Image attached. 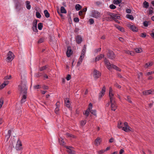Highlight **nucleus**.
Wrapping results in <instances>:
<instances>
[{
  "instance_id": "nucleus-1",
  "label": "nucleus",
  "mask_w": 154,
  "mask_h": 154,
  "mask_svg": "<svg viewBox=\"0 0 154 154\" xmlns=\"http://www.w3.org/2000/svg\"><path fill=\"white\" fill-rule=\"evenodd\" d=\"M27 88L26 82L23 83L22 82H21V84L18 85V90L20 92V94H23L20 101L21 104L24 103L26 101V99L27 98Z\"/></svg>"
},
{
  "instance_id": "nucleus-2",
  "label": "nucleus",
  "mask_w": 154,
  "mask_h": 154,
  "mask_svg": "<svg viewBox=\"0 0 154 154\" xmlns=\"http://www.w3.org/2000/svg\"><path fill=\"white\" fill-rule=\"evenodd\" d=\"M14 2L15 9L17 11H19L23 8V3L20 0H15Z\"/></svg>"
},
{
  "instance_id": "nucleus-3",
  "label": "nucleus",
  "mask_w": 154,
  "mask_h": 154,
  "mask_svg": "<svg viewBox=\"0 0 154 154\" xmlns=\"http://www.w3.org/2000/svg\"><path fill=\"white\" fill-rule=\"evenodd\" d=\"M124 126L122 128V130L127 132L130 131L133 132L134 131L133 129L129 126L127 122H125L124 123Z\"/></svg>"
},
{
  "instance_id": "nucleus-4",
  "label": "nucleus",
  "mask_w": 154,
  "mask_h": 154,
  "mask_svg": "<svg viewBox=\"0 0 154 154\" xmlns=\"http://www.w3.org/2000/svg\"><path fill=\"white\" fill-rule=\"evenodd\" d=\"M108 52L107 54L108 57L111 59H114L116 57V55L114 52L110 49L108 50Z\"/></svg>"
},
{
  "instance_id": "nucleus-5",
  "label": "nucleus",
  "mask_w": 154,
  "mask_h": 154,
  "mask_svg": "<svg viewBox=\"0 0 154 154\" xmlns=\"http://www.w3.org/2000/svg\"><path fill=\"white\" fill-rule=\"evenodd\" d=\"M7 59L8 60V62L11 61L14 58V55L11 51H9L7 54Z\"/></svg>"
},
{
  "instance_id": "nucleus-6",
  "label": "nucleus",
  "mask_w": 154,
  "mask_h": 154,
  "mask_svg": "<svg viewBox=\"0 0 154 154\" xmlns=\"http://www.w3.org/2000/svg\"><path fill=\"white\" fill-rule=\"evenodd\" d=\"M101 75V73L100 71L95 69L94 70L93 76L96 79L99 78Z\"/></svg>"
},
{
  "instance_id": "nucleus-7",
  "label": "nucleus",
  "mask_w": 154,
  "mask_h": 154,
  "mask_svg": "<svg viewBox=\"0 0 154 154\" xmlns=\"http://www.w3.org/2000/svg\"><path fill=\"white\" fill-rule=\"evenodd\" d=\"M22 144L21 143V141L19 139L17 142L15 148L17 150H21L22 149Z\"/></svg>"
},
{
  "instance_id": "nucleus-8",
  "label": "nucleus",
  "mask_w": 154,
  "mask_h": 154,
  "mask_svg": "<svg viewBox=\"0 0 154 154\" xmlns=\"http://www.w3.org/2000/svg\"><path fill=\"white\" fill-rule=\"evenodd\" d=\"M92 16L95 18H97L100 17V13L97 11L93 10L92 12Z\"/></svg>"
},
{
  "instance_id": "nucleus-9",
  "label": "nucleus",
  "mask_w": 154,
  "mask_h": 154,
  "mask_svg": "<svg viewBox=\"0 0 154 154\" xmlns=\"http://www.w3.org/2000/svg\"><path fill=\"white\" fill-rule=\"evenodd\" d=\"M73 53V51L71 49L70 46H68L67 50L66 53V56L67 57H69Z\"/></svg>"
},
{
  "instance_id": "nucleus-10",
  "label": "nucleus",
  "mask_w": 154,
  "mask_h": 154,
  "mask_svg": "<svg viewBox=\"0 0 154 154\" xmlns=\"http://www.w3.org/2000/svg\"><path fill=\"white\" fill-rule=\"evenodd\" d=\"M75 39L76 42L78 44H81L83 41L82 38L80 35L75 36Z\"/></svg>"
},
{
  "instance_id": "nucleus-11",
  "label": "nucleus",
  "mask_w": 154,
  "mask_h": 154,
  "mask_svg": "<svg viewBox=\"0 0 154 154\" xmlns=\"http://www.w3.org/2000/svg\"><path fill=\"white\" fill-rule=\"evenodd\" d=\"M111 104V108L112 110L115 111L116 109V101L115 100H112V102H110Z\"/></svg>"
},
{
  "instance_id": "nucleus-12",
  "label": "nucleus",
  "mask_w": 154,
  "mask_h": 154,
  "mask_svg": "<svg viewBox=\"0 0 154 154\" xmlns=\"http://www.w3.org/2000/svg\"><path fill=\"white\" fill-rule=\"evenodd\" d=\"M112 90L111 88H110L109 92V97L110 99V101L112 102V100H115V98L113 97L114 94L112 93Z\"/></svg>"
},
{
  "instance_id": "nucleus-13",
  "label": "nucleus",
  "mask_w": 154,
  "mask_h": 154,
  "mask_svg": "<svg viewBox=\"0 0 154 154\" xmlns=\"http://www.w3.org/2000/svg\"><path fill=\"white\" fill-rule=\"evenodd\" d=\"M128 26L130 28L131 30L134 32H137L138 31V29H137L136 26L131 25L130 24H128Z\"/></svg>"
},
{
  "instance_id": "nucleus-14",
  "label": "nucleus",
  "mask_w": 154,
  "mask_h": 154,
  "mask_svg": "<svg viewBox=\"0 0 154 154\" xmlns=\"http://www.w3.org/2000/svg\"><path fill=\"white\" fill-rule=\"evenodd\" d=\"M64 100L66 106L68 108H70V104L69 98H66L64 99Z\"/></svg>"
},
{
  "instance_id": "nucleus-15",
  "label": "nucleus",
  "mask_w": 154,
  "mask_h": 154,
  "mask_svg": "<svg viewBox=\"0 0 154 154\" xmlns=\"http://www.w3.org/2000/svg\"><path fill=\"white\" fill-rule=\"evenodd\" d=\"M104 57V55L103 54H101L100 55H97L95 58V62H96L101 60L102 58Z\"/></svg>"
},
{
  "instance_id": "nucleus-16",
  "label": "nucleus",
  "mask_w": 154,
  "mask_h": 154,
  "mask_svg": "<svg viewBox=\"0 0 154 154\" xmlns=\"http://www.w3.org/2000/svg\"><path fill=\"white\" fill-rule=\"evenodd\" d=\"M60 102L58 101L56 104V107L55 110V112L56 114H58L59 111V107L60 106Z\"/></svg>"
},
{
  "instance_id": "nucleus-17",
  "label": "nucleus",
  "mask_w": 154,
  "mask_h": 154,
  "mask_svg": "<svg viewBox=\"0 0 154 154\" xmlns=\"http://www.w3.org/2000/svg\"><path fill=\"white\" fill-rule=\"evenodd\" d=\"M83 58H84L83 57H82V56H80V57L79 58V60L77 63V64L76 65V66L77 67L79 66L81 64V63L82 61Z\"/></svg>"
},
{
  "instance_id": "nucleus-18",
  "label": "nucleus",
  "mask_w": 154,
  "mask_h": 154,
  "mask_svg": "<svg viewBox=\"0 0 154 154\" xmlns=\"http://www.w3.org/2000/svg\"><path fill=\"white\" fill-rule=\"evenodd\" d=\"M114 26L115 27H116L117 29H119V30L121 31L122 32H125L124 29L123 27L119 26L117 25L116 24L114 25Z\"/></svg>"
},
{
  "instance_id": "nucleus-19",
  "label": "nucleus",
  "mask_w": 154,
  "mask_h": 154,
  "mask_svg": "<svg viewBox=\"0 0 154 154\" xmlns=\"http://www.w3.org/2000/svg\"><path fill=\"white\" fill-rule=\"evenodd\" d=\"M101 139L100 138L98 137L94 141V144L96 145H98L100 143Z\"/></svg>"
},
{
  "instance_id": "nucleus-20",
  "label": "nucleus",
  "mask_w": 154,
  "mask_h": 154,
  "mask_svg": "<svg viewBox=\"0 0 154 154\" xmlns=\"http://www.w3.org/2000/svg\"><path fill=\"white\" fill-rule=\"evenodd\" d=\"M65 147L66 149H68L67 150V152L69 153L70 154L71 153V152L72 151V149H73V147L72 146H64Z\"/></svg>"
},
{
  "instance_id": "nucleus-21",
  "label": "nucleus",
  "mask_w": 154,
  "mask_h": 154,
  "mask_svg": "<svg viewBox=\"0 0 154 154\" xmlns=\"http://www.w3.org/2000/svg\"><path fill=\"white\" fill-rule=\"evenodd\" d=\"M104 61L105 64L106 65L107 68H108L109 66V65H110L111 64L110 63L106 58H105Z\"/></svg>"
},
{
  "instance_id": "nucleus-22",
  "label": "nucleus",
  "mask_w": 154,
  "mask_h": 154,
  "mask_svg": "<svg viewBox=\"0 0 154 154\" xmlns=\"http://www.w3.org/2000/svg\"><path fill=\"white\" fill-rule=\"evenodd\" d=\"M152 91L150 90H148L147 91H144L143 92V95H148L150 94H151L152 93Z\"/></svg>"
},
{
  "instance_id": "nucleus-23",
  "label": "nucleus",
  "mask_w": 154,
  "mask_h": 154,
  "mask_svg": "<svg viewBox=\"0 0 154 154\" xmlns=\"http://www.w3.org/2000/svg\"><path fill=\"white\" fill-rule=\"evenodd\" d=\"M122 2V0H114L113 1V3L114 4L117 5L121 3L122 4L124 3V2L121 3Z\"/></svg>"
},
{
  "instance_id": "nucleus-24",
  "label": "nucleus",
  "mask_w": 154,
  "mask_h": 154,
  "mask_svg": "<svg viewBox=\"0 0 154 154\" xmlns=\"http://www.w3.org/2000/svg\"><path fill=\"white\" fill-rule=\"evenodd\" d=\"M44 12L45 17L46 18H48L50 17V14L47 10H45Z\"/></svg>"
},
{
  "instance_id": "nucleus-25",
  "label": "nucleus",
  "mask_w": 154,
  "mask_h": 154,
  "mask_svg": "<svg viewBox=\"0 0 154 154\" xmlns=\"http://www.w3.org/2000/svg\"><path fill=\"white\" fill-rule=\"evenodd\" d=\"M143 7L145 8H148L149 6V3L146 1H145L143 3Z\"/></svg>"
},
{
  "instance_id": "nucleus-26",
  "label": "nucleus",
  "mask_w": 154,
  "mask_h": 154,
  "mask_svg": "<svg viewBox=\"0 0 154 154\" xmlns=\"http://www.w3.org/2000/svg\"><path fill=\"white\" fill-rule=\"evenodd\" d=\"M82 7L79 4H77L75 5V8L77 11H79L81 9Z\"/></svg>"
},
{
  "instance_id": "nucleus-27",
  "label": "nucleus",
  "mask_w": 154,
  "mask_h": 154,
  "mask_svg": "<svg viewBox=\"0 0 154 154\" xmlns=\"http://www.w3.org/2000/svg\"><path fill=\"white\" fill-rule=\"evenodd\" d=\"M60 12L62 13L66 14L67 12V11L65 8L63 7L62 6L60 8Z\"/></svg>"
},
{
  "instance_id": "nucleus-28",
  "label": "nucleus",
  "mask_w": 154,
  "mask_h": 154,
  "mask_svg": "<svg viewBox=\"0 0 154 154\" xmlns=\"http://www.w3.org/2000/svg\"><path fill=\"white\" fill-rule=\"evenodd\" d=\"M150 24V21H145L143 23V26L145 27H147L148 26V25Z\"/></svg>"
},
{
  "instance_id": "nucleus-29",
  "label": "nucleus",
  "mask_w": 154,
  "mask_h": 154,
  "mask_svg": "<svg viewBox=\"0 0 154 154\" xmlns=\"http://www.w3.org/2000/svg\"><path fill=\"white\" fill-rule=\"evenodd\" d=\"M117 66L115 65H114L113 64H110V65H109V66L108 68V69L109 70H111L112 69V68H113L114 69H115V68H116Z\"/></svg>"
},
{
  "instance_id": "nucleus-30",
  "label": "nucleus",
  "mask_w": 154,
  "mask_h": 154,
  "mask_svg": "<svg viewBox=\"0 0 154 154\" xmlns=\"http://www.w3.org/2000/svg\"><path fill=\"white\" fill-rule=\"evenodd\" d=\"M30 2L29 1H26V8L28 10H29L31 8V5H30Z\"/></svg>"
},
{
  "instance_id": "nucleus-31",
  "label": "nucleus",
  "mask_w": 154,
  "mask_h": 154,
  "mask_svg": "<svg viewBox=\"0 0 154 154\" xmlns=\"http://www.w3.org/2000/svg\"><path fill=\"white\" fill-rule=\"evenodd\" d=\"M35 10L37 11L36 13V16L37 18H40L41 17V15L40 14L36 8H35Z\"/></svg>"
},
{
  "instance_id": "nucleus-32",
  "label": "nucleus",
  "mask_w": 154,
  "mask_h": 154,
  "mask_svg": "<svg viewBox=\"0 0 154 154\" xmlns=\"http://www.w3.org/2000/svg\"><path fill=\"white\" fill-rule=\"evenodd\" d=\"M123 126H124V124L122 123V122H120L118 123L117 126L119 128L122 129V128L123 127Z\"/></svg>"
},
{
  "instance_id": "nucleus-33",
  "label": "nucleus",
  "mask_w": 154,
  "mask_h": 154,
  "mask_svg": "<svg viewBox=\"0 0 154 154\" xmlns=\"http://www.w3.org/2000/svg\"><path fill=\"white\" fill-rule=\"evenodd\" d=\"M59 142L60 144V145H62V146H64L65 144L66 143L63 140V139L61 138V140H60V139H59Z\"/></svg>"
},
{
  "instance_id": "nucleus-34",
  "label": "nucleus",
  "mask_w": 154,
  "mask_h": 154,
  "mask_svg": "<svg viewBox=\"0 0 154 154\" xmlns=\"http://www.w3.org/2000/svg\"><path fill=\"white\" fill-rule=\"evenodd\" d=\"M48 65H46L45 66L41 67L39 68V69L40 71H42L46 69L48 67Z\"/></svg>"
},
{
  "instance_id": "nucleus-35",
  "label": "nucleus",
  "mask_w": 154,
  "mask_h": 154,
  "mask_svg": "<svg viewBox=\"0 0 154 154\" xmlns=\"http://www.w3.org/2000/svg\"><path fill=\"white\" fill-rule=\"evenodd\" d=\"M90 112V110L87 109L85 111V113L83 112V114L86 116V118L88 116Z\"/></svg>"
},
{
  "instance_id": "nucleus-36",
  "label": "nucleus",
  "mask_w": 154,
  "mask_h": 154,
  "mask_svg": "<svg viewBox=\"0 0 154 154\" xmlns=\"http://www.w3.org/2000/svg\"><path fill=\"white\" fill-rule=\"evenodd\" d=\"M126 17L127 18L131 19L132 20L134 19V17L132 15L127 14L126 15Z\"/></svg>"
},
{
  "instance_id": "nucleus-37",
  "label": "nucleus",
  "mask_w": 154,
  "mask_h": 154,
  "mask_svg": "<svg viewBox=\"0 0 154 154\" xmlns=\"http://www.w3.org/2000/svg\"><path fill=\"white\" fill-rule=\"evenodd\" d=\"M135 51L137 53H141L142 51V49L140 48H136L135 49Z\"/></svg>"
},
{
  "instance_id": "nucleus-38",
  "label": "nucleus",
  "mask_w": 154,
  "mask_h": 154,
  "mask_svg": "<svg viewBox=\"0 0 154 154\" xmlns=\"http://www.w3.org/2000/svg\"><path fill=\"white\" fill-rule=\"evenodd\" d=\"M43 27V23H40L38 24V28L39 30H41Z\"/></svg>"
},
{
  "instance_id": "nucleus-39",
  "label": "nucleus",
  "mask_w": 154,
  "mask_h": 154,
  "mask_svg": "<svg viewBox=\"0 0 154 154\" xmlns=\"http://www.w3.org/2000/svg\"><path fill=\"white\" fill-rule=\"evenodd\" d=\"M37 20L35 19L33 22V26L32 27H37Z\"/></svg>"
},
{
  "instance_id": "nucleus-40",
  "label": "nucleus",
  "mask_w": 154,
  "mask_h": 154,
  "mask_svg": "<svg viewBox=\"0 0 154 154\" xmlns=\"http://www.w3.org/2000/svg\"><path fill=\"white\" fill-rule=\"evenodd\" d=\"M33 87L35 89H38L41 88V85H35Z\"/></svg>"
},
{
  "instance_id": "nucleus-41",
  "label": "nucleus",
  "mask_w": 154,
  "mask_h": 154,
  "mask_svg": "<svg viewBox=\"0 0 154 154\" xmlns=\"http://www.w3.org/2000/svg\"><path fill=\"white\" fill-rule=\"evenodd\" d=\"M4 103V100L2 98H1L0 99V109H1Z\"/></svg>"
},
{
  "instance_id": "nucleus-42",
  "label": "nucleus",
  "mask_w": 154,
  "mask_h": 154,
  "mask_svg": "<svg viewBox=\"0 0 154 154\" xmlns=\"http://www.w3.org/2000/svg\"><path fill=\"white\" fill-rule=\"evenodd\" d=\"M57 12L60 15V16L61 17V18L62 19H64V16L63 14H62V13L60 12L59 9L57 10Z\"/></svg>"
},
{
  "instance_id": "nucleus-43",
  "label": "nucleus",
  "mask_w": 154,
  "mask_h": 154,
  "mask_svg": "<svg viewBox=\"0 0 154 154\" xmlns=\"http://www.w3.org/2000/svg\"><path fill=\"white\" fill-rule=\"evenodd\" d=\"M86 123V120H84L81 121L80 125L81 126H83L85 125Z\"/></svg>"
},
{
  "instance_id": "nucleus-44",
  "label": "nucleus",
  "mask_w": 154,
  "mask_h": 154,
  "mask_svg": "<svg viewBox=\"0 0 154 154\" xmlns=\"http://www.w3.org/2000/svg\"><path fill=\"white\" fill-rule=\"evenodd\" d=\"M106 88L105 87V86H104L103 87V88L102 89V90H101V91L100 92L102 93V94H105V93L106 92Z\"/></svg>"
},
{
  "instance_id": "nucleus-45",
  "label": "nucleus",
  "mask_w": 154,
  "mask_h": 154,
  "mask_svg": "<svg viewBox=\"0 0 154 154\" xmlns=\"http://www.w3.org/2000/svg\"><path fill=\"white\" fill-rule=\"evenodd\" d=\"M90 112L91 114H93L94 116H96V111L95 110H90Z\"/></svg>"
},
{
  "instance_id": "nucleus-46",
  "label": "nucleus",
  "mask_w": 154,
  "mask_h": 154,
  "mask_svg": "<svg viewBox=\"0 0 154 154\" xmlns=\"http://www.w3.org/2000/svg\"><path fill=\"white\" fill-rule=\"evenodd\" d=\"M109 8L111 9H112V10H113V9H115V8H116V6L115 5H114L112 4H111V5H109Z\"/></svg>"
},
{
  "instance_id": "nucleus-47",
  "label": "nucleus",
  "mask_w": 154,
  "mask_h": 154,
  "mask_svg": "<svg viewBox=\"0 0 154 154\" xmlns=\"http://www.w3.org/2000/svg\"><path fill=\"white\" fill-rule=\"evenodd\" d=\"M66 135L68 137H71L73 138H75V137L74 135L68 133H66Z\"/></svg>"
},
{
  "instance_id": "nucleus-48",
  "label": "nucleus",
  "mask_w": 154,
  "mask_h": 154,
  "mask_svg": "<svg viewBox=\"0 0 154 154\" xmlns=\"http://www.w3.org/2000/svg\"><path fill=\"white\" fill-rule=\"evenodd\" d=\"M152 65V64L150 63H147L145 65V67L147 68L149 66H151Z\"/></svg>"
},
{
  "instance_id": "nucleus-49",
  "label": "nucleus",
  "mask_w": 154,
  "mask_h": 154,
  "mask_svg": "<svg viewBox=\"0 0 154 154\" xmlns=\"http://www.w3.org/2000/svg\"><path fill=\"white\" fill-rule=\"evenodd\" d=\"M44 38H40L38 41V43H42L44 42Z\"/></svg>"
},
{
  "instance_id": "nucleus-50",
  "label": "nucleus",
  "mask_w": 154,
  "mask_h": 154,
  "mask_svg": "<svg viewBox=\"0 0 154 154\" xmlns=\"http://www.w3.org/2000/svg\"><path fill=\"white\" fill-rule=\"evenodd\" d=\"M32 29L34 32H38L37 27H32Z\"/></svg>"
},
{
  "instance_id": "nucleus-51",
  "label": "nucleus",
  "mask_w": 154,
  "mask_h": 154,
  "mask_svg": "<svg viewBox=\"0 0 154 154\" xmlns=\"http://www.w3.org/2000/svg\"><path fill=\"white\" fill-rule=\"evenodd\" d=\"M89 21L90 24H92L94 23V20L92 18L89 19Z\"/></svg>"
},
{
  "instance_id": "nucleus-52",
  "label": "nucleus",
  "mask_w": 154,
  "mask_h": 154,
  "mask_svg": "<svg viewBox=\"0 0 154 154\" xmlns=\"http://www.w3.org/2000/svg\"><path fill=\"white\" fill-rule=\"evenodd\" d=\"M85 51H84V50H82L81 56H82V57H83V58H84V56L85 54Z\"/></svg>"
},
{
  "instance_id": "nucleus-53",
  "label": "nucleus",
  "mask_w": 154,
  "mask_h": 154,
  "mask_svg": "<svg viewBox=\"0 0 154 154\" xmlns=\"http://www.w3.org/2000/svg\"><path fill=\"white\" fill-rule=\"evenodd\" d=\"M146 34L145 32L142 33L141 34L140 36L142 37L145 38L146 36Z\"/></svg>"
},
{
  "instance_id": "nucleus-54",
  "label": "nucleus",
  "mask_w": 154,
  "mask_h": 154,
  "mask_svg": "<svg viewBox=\"0 0 154 154\" xmlns=\"http://www.w3.org/2000/svg\"><path fill=\"white\" fill-rule=\"evenodd\" d=\"M66 79L67 81L69 80L71 78V75L70 74H68L67 75L66 77Z\"/></svg>"
},
{
  "instance_id": "nucleus-55",
  "label": "nucleus",
  "mask_w": 154,
  "mask_h": 154,
  "mask_svg": "<svg viewBox=\"0 0 154 154\" xmlns=\"http://www.w3.org/2000/svg\"><path fill=\"white\" fill-rule=\"evenodd\" d=\"M92 107V104L91 103H90L88 105V109L89 110H91Z\"/></svg>"
},
{
  "instance_id": "nucleus-56",
  "label": "nucleus",
  "mask_w": 154,
  "mask_h": 154,
  "mask_svg": "<svg viewBox=\"0 0 154 154\" xmlns=\"http://www.w3.org/2000/svg\"><path fill=\"white\" fill-rule=\"evenodd\" d=\"M114 85L115 86L118 88H121V86L120 85H119L117 83H116Z\"/></svg>"
},
{
  "instance_id": "nucleus-57",
  "label": "nucleus",
  "mask_w": 154,
  "mask_h": 154,
  "mask_svg": "<svg viewBox=\"0 0 154 154\" xmlns=\"http://www.w3.org/2000/svg\"><path fill=\"white\" fill-rule=\"evenodd\" d=\"M127 98L126 99L127 100L129 103H131L132 101L131 100L129 96H127Z\"/></svg>"
},
{
  "instance_id": "nucleus-58",
  "label": "nucleus",
  "mask_w": 154,
  "mask_h": 154,
  "mask_svg": "<svg viewBox=\"0 0 154 154\" xmlns=\"http://www.w3.org/2000/svg\"><path fill=\"white\" fill-rule=\"evenodd\" d=\"M42 88L44 89V90H48V86L45 85H43L42 87Z\"/></svg>"
},
{
  "instance_id": "nucleus-59",
  "label": "nucleus",
  "mask_w": 154,
  "mask_h": 154,
  "mask_svg": "<svg viewBox=\"0 0 154 154\" xmlns=\"http://www.w3.org/2000/svg\"><path fill=\"white\" fill-rule=\"evenodd\" d=\"M11 75H10L9 76L8 75L5 77L4 78V79L5 80L9 79H11Z\"/></svg>"
},
{
  "instance_id": "nucleus-60",
  "label": "nucleus",
  "mask_w": 154,
  "mask_h": 154,
  "mask_svg": "<svg viewBox=\"0 0 154 154\" xmlns=\"http://www.w3.org/2000/svg\"><path fill=\"white\" fill-rule=\"evenodd\" d=\"M79 30V29L78 28L75 27V30H74V32L75 33H76V34H78V32Z\"/></svg>"
},
{
  "instance_id": "nucleus-61",
  "label": "nucleus",
  "mask_w": 154,
  "mask_h": 154,
  "mask_svg": "<svg viewBox=\"0 0 154 154\" xmlns=\"http://www.w3.org/2000/svg\"><path fill=\"white\" fill-rule=\"evenodd\" d=\"M73 20L75 22H78L79 21V19L78 17H75L74 18Z\"/></svg>"
},
{
  "instance_id": "nucleus-62",
  "label": "nucleus",
  "mask_w": 154,
  "mask_h": 154,
  "mask_svg": "<svg viewBox=\"0 0 154 154\" xmlns=\"http://www.w3.org/2000/svg\"><path fill=\"white\" fill-rule=\"evenodd\" d=\"M36 75L37 77H39L42 75V74L41 73L38 72L36 74Z\"/></svg>"
},
{
  "instance_id": "nucleus-63",
  "label": "nucleus",
  "mask_w": 154,
  "mask_h": 154,
  "mask_svg": "<svg viewBox=\"0 0 154 154\" xmlns=\"http://www.w3.org/2000/svg\"><path fill=\"white\" fill-rule=\"evenodd\" d=\"M126 11L127 13L130 14L131 13V11L129 9L127 8L126 10Z\"/></svg>"
},
{
  "instance_id": "nucleus-64",
  "label": "nucleus",
  "mask_w": 154,
  "mask_h": 154,
  "mask_svg": "<svg viewBox=\"0 0 154 154\" xmlns=\"http://www.w3.org/2000/svg\"><path fill=\"white\" fill-rule=\"evenodd\" d=\"M104 152H105L104 150L102 149L98 151V154H102Z\"/></svg>"
}]
</instances>
